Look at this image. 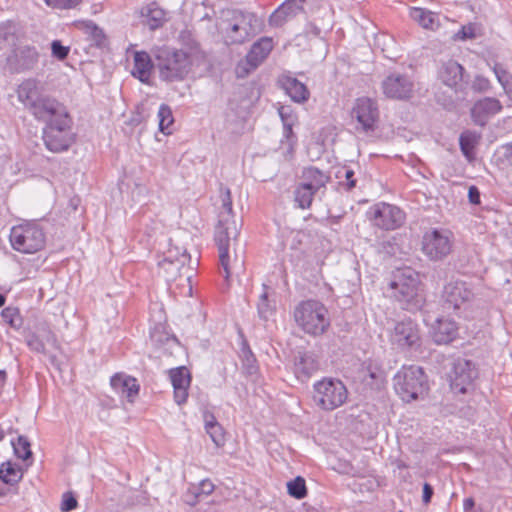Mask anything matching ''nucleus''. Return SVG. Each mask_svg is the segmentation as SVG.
Instances as JSON below:
<instances>
[{
  "mask_svg": "<svg viewBox=\"0 0 512 512\" xmlns=\"http://www.w3.org/2000/svg\"><path fill=\"white\" fill-rule=\"evenodd\" d=\"M216 26L225 43L235 45L253 38L260 30V21L255 13L227 9L221 11Z\"/></svg>",
  "mask_w": 512,
  "mask_h": 512,
  "instance_id": "nucleus-1",
  "label": "nucleus"
},
{
  "mask_svg": "<svg viewBox=\"0 0 512 512\" xmlns=\"http://www.w3.org/2000/svg\"><path fill=\"white\" fill-rule=\"evenodd\" d=\"M388 292L403 309L418 311L425 303V297L421 289L420 275L411 267L398 269L389 283Z\"/></svg>",
  "mask_w": 512,
  "mask_h": 512,
  "instance_id": "nucleus-2",
  "label": "nucleus"
},
{
  "mask_svg": "<svg viewBox=\"0 0 512 512\" xmlns=\"http://www.w3.org/2000/svg\"><path fill=\"white\" fill-rule=\"evenodd\" d=\"M154 58L159 77L165 82L182 81L191 70L190 56L183 50L158 48L154 51Z\"/></svg>",
  "mask_w": 512,
  "mask_h": 512,
  "instance_id": "nucleus-3",
  "label": "nucleus"
},
{
  "mask_svg": "<svg viewBox=\"0 0 512 512\" xmlns=\"http://www.w3.org/2000/svg\"><path fill=\"white\" fill-rule=\"evenodd\" d=\"M294 319L301 329L310 335H322L330 326L328 311L316 300L299 303L294 310Z\"/></svg>",
  "mask_w": 512,
  "mask_h": 512,
  "instance_id": "nucleus-4",
  "label": "nucleus"
},
{
  "mask_svg": "<svg viewBox=\"0 0 512 512\" xmlns=\"http://www.w3.org/2000/svg\"><path fill=\"white\" fill-rule=\"evenodd\" d=\"M44 122L46 123L43 129L45 147L53 153L68 150L75 138L71 129L72 121L67 110H63L61 116H53Z\"/></svg>",
  "mask_w": 512,
  "mask_h": 512,
  "instance_id": "nucleus-5",
  "label": "nucleus"
},
{
  "mask_svg": "<svg viewBox=\"0 0 512 512\" xmlns=\"http://www.w3.org/2000/svg\"><path fill=\"white\" fill-rule=\"evenodd\" d=\"M394 388L403 401L410 402L428 390L427 377L421 367H404L394 377Z\"/></svg>",
  "mask_w": 512,
  "mask_h": 512,
  "instance_id": "nucleus-6",
  "label": "nucleus"
},
{
  "mask_svg": "<svg viewBox=\"0 0 512 512\" xmlns=\"http://www.w3.org/2000/svg\"><path fill=\"white\" fill-rule=\"evenodd\" d=\"M10 242L18 252L33 254L40 251L46 243L44 229L35 221L14 226L10 232Z\"/></svg>",
  "mask_w": 512,
  "mask_h": 512,
  "instance_id": "nucleus-7",
  "label": "nucleus"
},
{
  "mask_svg": "<svg viewBox=\"0 0 512 512\" xmlns=\"http://www.w3.org/2000/svg\"><path fill=\"white\" fill-rule=\"evenodd\" d=\"M347 397V388L341 380L323 378L313 385V401L323 410L331 411L342 406Z\"/></svg>",
  "mask_w": 512,
  "mask_h": 512,
  "instance_id": "nucleus-8",
  "label": "nucleus"
},
{
  "mask_svg": "<svg viewBox=\"0 0 512 512\" xmlns=\"http://www.w3.org/2000/svg\"><path fill=\"white\" fill-rule=\"evenodd\" d=\"M452 249L450 232L432 229L422 238V252L432 261H440L447 257Z\"/></svg>",
  "mask_w": 512,
  "mask_h": 512,
  "instance_id": "nucleus-9",
  "label": "nucleus"
},
{
  "mask_svg": "<svg viewBox=\"0 0 512 512\" xmlns=\"http://www.w3.org/2000/svg\"><path fill=\"white\" fill-rule=\"evenodd\" d=\"M368 215L373 224L383 230H395L405 221V213L400 208L384 202L374 205Z\"/></svg>",
  "mask_w": 512,
  "mask_h": 512,
  "instance_id": "nucleus-10",
  "label": "nucleus"
},
{
  "mask_svg": "<svg viewBox=\"0 0 512 512\" xmlns=\"http://www.w3.org/2000/svg\"><path fill=\"white\" fill-rule=\"evenodd\" d=\"M477 377L478 371L474 363L470 360L458 358L455 360L450 374L451 389L455 393L464 394Z\"/></svg>",
  "mask_w": 512,
  "mask_h": 512,
  "instance_id": "nucleus-11",
  "label": "nucleus"
},
{
  "mask_svg": "<svg viewBox=\"0 0 512 512\" xmlns=\"http://www.w3.org/2000/svg\"><path fill=\"white\" fill-rule=\"evenodd\" d=\"M37 121H48L53 116H61L65 106L45 93V89L24 108Z\"/></svg>",
  "mask_w": 512,
  "mask_h": 512,
  "instance_id": "nucleus-12",
  "label": "nucleus"
},
{
  "mask_svg": "<svg viewBox=\"0 0 512 512\" xmlns=\"http://www.w3.org/2000/svg\"><path fill=\"white\" fill-rule=\"evenodd\" d=\"M383 94L389 99L407 100L412 97L414 82L410 76L392 73L382 81Z\"/></svg>",
  "mask_w": 512,
  "mask_h": 512,
  "instance_id": "nucleus-13",
  "label": "nucleus"
},
{
  "mask_svg": "<svg viewBox=\"0 0 512 512\" xmlns=\"http://www.w3.org/2000/svg\"><path fill=\"white\" fill-rule=\"evenodd\" d=\"M393 345L400 349L416 348L420 345V331L416 322L404 319L395 324L390 335Z\"/></svg>",
  "mask_w": 512,
  "mask_h": 512,
  "instance_id": "nucleus-14",
  "label": "nucleus"
},
{
  "mask_svg": "<svg viewBox=\"0 0 512 512\" xmlns=\"http://www.w3.org/2000/svg\"><path fill=\"white\" fill-rule=\"evenodd\" d=\"M474 296L471 286L465 281L451 280L443 288L442 299L444 307L456 310L470 301Z\"/></svg>",
  "mask_w": 512,
  "mask_h": 512,
  "instance_id": "nucleus-15",
  "label": "nucleus"
},
{
  "mask_svg": "<svg viewBox=\"0 0 512 512\" xmlns=\"http://www.w3.org/2000/svg\"><path fill=\"white\" fill-rule=\"evenodd\" d=\"M239 234L238 227H234L231 225L228 229L225 230L219 229L215 230V242L219 251V263L220 267L224 272V278L226 280L229 279L232 268H231V257H230V244L231 241H236L237 236Z\"/></svg>",
  "mask_w": 512,
  "mask_h": 512,
  "instance_id": "nucleus-16",
  "label": "nucleus"
},
{
  "mask_svg": "<svg viewBox=\"0 0 512 512\" xmlns=\"http://www.w3.org/2000/svg\"><path fill=\"white\" fill-rule=\"evenodd\" d=\"M502 108L503 106L498 99L484 97L472 105L470 116L475 125L484 127L491 117L501 112Z\"/></svg>",
  "mask_w": 512,
  "mask_h": 512,
  "instance_id": "nucleus-17",
  "label": "nucleus"
},
{
  "mask_svg": "<svg viewBox=\"0 0 512 512\" xmlns=\"http://www.w3.org/2000/svg\"><path fill=\"white\" fill-rule=\"evenodd\" d=\"M352 117L361 124L364 131H373L379 117L378 107L369 98H358L352 110Z\"/></svg>",
  "mask_w": 512,
  "mask_h": 512,
  "instance_id": "nucleus-18",
  "label": "nucleus"
},
{
  "mask_svg": "<svg viewBox=\"0 0 512 512\" xmlns=\"http://www.w3.org/2000/svg\"><path fill=\"white\" fill-rule=\"evenodd\" d=\"M38 56L35 47L24 45L13 49L6 61L12 72H22L33 68L38 61Z\"/></svg>",
  "mask_w": 512,
  "mask_h": 512,
  "instance_id": "nucleus-19",
  "label": "nucleus"
},
{
  "mask_svg": "<svg viewBox=\"0 0 512 512\" xmlns=\"http://www.w3.org/2000/svg\"><path fill=\"white\" fill-rule=\"evenodd\" d=\"M319 367V359L312 351L299 350L294 356L293 372L301 382L308 381Z\"/></svg>",
  "mask_w": 512,
  "mask_h": 512,
  "instance_id": "nucleus-20",
  "label": "nucleus"
},
{
  "mask_svg": "<svg viewBox=\"0 0 512 512\" xmlns=\"http://www.w3.org/2000/svg\"><path fill=\"white\" fill-rule=\"evenodd\" d=\"M306 0H285L270 16L268 23L272 27H282L286 22L304 12Z\"/></svg>",
  "mask_w": 512,
  "mask_h": 512,
  "instance_id": "nucleus-21",
  "label": "nucleus"
},
{
  "mask_svg": "<svg viewBox=\"0 0 512 512\" xmlns=\"http://www.w3.org/2000/svg\"><path fill=\"white\" fill-rule=\"evenodd\" d=\"M169 377L173 386L174 400L178 405L187 401L188 389L191 384V374L187 367L180 366L169 370Z\"/></svg>",
  "mask_w": 512,
  "mask_h": 512,
  "instance_id": "nucleus-22",
  "label": "nucleus"
},
{
  "mask_svg": "<svg viewBox=\"0 0 512 512\" xmlns=\"http://www.w3.org/2000/svg\"><path fill=\"white\" fill-rule=\"evenodd\" d=\"M362 382L372 390H380L386 384V372L377 360H368L364 363Z\"/></svg>",
  "mask_w": 512,
  "mask_h": 512,
  "instance_id": "nucleus-23",
  "label": "nucleus"
},
{
  "mask_svg": "<svg viewBox=\"0 0 512 512\" xmlns=\"http://www.w3.org/2000/svg\"><path fill=\"white\" fill-rule=\"evenodd\" d=\"M278 83L294 102L301 103L309 97V91L305 84L291 75H282L279 77Z\"/></svg>",
  "mask_w": 512,
  "mask_h": 512,
  "instance_id": "nucleus-24",
  "label": "nucleus"
},
{
  "mask_svg": "<svg viewBox=\"0 0 512 512\" xmlns=\"http://www.w3.org/2000/svg\"><path fill=\"white\" fill-rule=\"evenodd\" d=\"M273 49L272 39L262 37L255 42L246 55L247 64L252 68H257L270 54Z\"/></svg>",
  "mask_w": 512,
  "mask_h": 512,
  "instance_id": "nucleus-25",
  "label": "nucleus"
},
{
  "mask_svg": "<svg viewBox=\"0 0 512 512\" xmlns=\"http://www.w3.org/2000/svg\"><path fill=\"white\" fill-rule=\"evenodd\" d=\"M220 198L222 203V211L219 213V220L215 230H219L220 228L225 230L226 228L228 229L231 225L237 227L236 221L233 219L232 197L230 189L221 186Z\"/></svg>",
  "mask_w": 512,
  "mask_h": 512,
  "instance_id": "nucleus-26",
  "label": "nucleus"
},
{
  "mask_svg": "<svg viewBox=\"0 0 512 512\" xmlns=\"http://www.w3.org/2000/svg\"><path fill=\"white\" fill-rule=\"evenodd\" d=\"M110 384L117 393L126 396L129 402H133L135 396L139 393L137 380L130 376L115 374L111 378Z\"/></svg>",
  "mask_w": 512,
  "mask_h": 512,
  "instance_id": "nucleus-27",
  "label": "nucleus"
},
{
  "mask_svg": "<svg viewBox=\"0 0 512 512\" xmlns=\"http://www.w3.org/2000/svg\"><path fill=\"white\" fill-rule=\"evenodd\" d=\"M154 66L155 60L153 61L147 52L137 51L134 54V67L131 73L141 82L148 83Z\"/></svg>",
  "mask_w": 512,
  "mask_h": 512,
  "instance_id": "nucleus-28",
  "label": "nucleus"
},
{
  "mask_svg": "<svg viewBox=\"0 0 512 512\" xmlns=\"http://www.w3.org/2000/svg\"><path fill=\"white\" fill-rule=\"evenodd\" d=\"M44 90L43 84L34 78H28L22 81L16 90L17 98L24 108Z\"/></svg>",
  "mask_w": 512,
  "mask_h": 512,
  "instance_id": "nucleus-29",
  "label": "nucleus"
},
{
  "mask_svg": "<svg viewBox=\"0 0 512 512\" xmlns=\"http://www.w3.org/2000/svg\"><path fill=\"white\" fill-rule=\"evenodd\" d=\"M457 325L450 319H438L434 327L433 338L437 344H447L455 339Z\"/></svg>",
  "mask_w": 512,
  "mask_h": 512,
  "instance_id": "nucleus-30",
  "label": "nucleus"
},
{
  "mask_svg": "<svg viewBox=\"0 0 512 512\" xmlns=\"http://www.w3.org/2000/svg\"><path fill=\"white\" fill-rule=\"evenodd\" d=\"M464 68L458 62L450 60L440 70L443 83L451 88L457 87L463 79Z\"/></svg>",
  "mask_w": 512,
  "mask_h": 512,
  "instance_id": "nucleus-31",
  "label": "nucleus"
},
{
  "mask_svg": "<svg viewBox=\"0 0 512 512\" xmlns=\"http://www.w3.org/2000/svg\"><path fill=\"white\" fill-rule=\"evenodd\" d=\"M301 184L308 186L316 193L329 181V176L316 167L305 168L302 172Z\"/></svg>",
  "mask_w": 512,
  "mask_h": 512,
  "instance_id": "nucleus-32",
  "label": "nucleus"
},
{
  "mask_svg": "<svg viewBox=\"0 0 512 512\" xmlns=\"http://www.w3.org/2000/svg\"><path fill=\"white\" fill-rule=\"evenodd\" d=\"M481 139V134L472 130H465L460 134L459 146L462 154L468 162L475 159L474 149Z\"/></svg>",
  "mask_w": 512,
  "mask_h": 512,
  "instance_id": "nucleus-33",
  "label": "nucleus"
},
{
  "mask_svg": "<svg viewBox=\"0 0 512 512\" xmlns=\"http://www.w3.org/2000/svg\"><path fill=\"white\" fill-rule=\"evenodd\" d=\"M205 430L210 436L211 440L217 447H221L225 443V434L222 426L216 421L213 414L209 412L204 413Z\"/></svg>",
  "mask_w": 512,
  "mask_h": 512,
  "instance_id": "nucleus-34",
  "label": "nucleus"
},
{
  "mask_svg": "<svg viewBox=\"0 0 512 512\" xmlns=\"http://www.w3.org/2000/svg\"><path fill=\"white\" fill-rule=\"evenodd\" d=\"M187 258L189 256L186 254V250H184L180 258L173 260L172 255H169L159 263V266L166 272L168 280H175L180 274V269L184 267Z\"/></svg>",
  "mask_w": 512,
  "mask_h": 512,
  "instance_id": "nucleus-35",
  "label": "nucleus"
},
{
  "mask_svg": "<svg viewBox=\"0 0 512 512\" xmlns=\"http://www.w3.org/2000/svg\"><path fill=\"white\" fill-rule=\"evenodd\" d=\"M141 16L146 18V24L149 28L155 30L162 26L165 12L153 3L141 9Z\"/></svg>",
  "mask_w": 512,
  "mask_h": 512,
  "instance_id": "nucleus-36",
  "label": "nucleus"
},
{
  "mask_svg": "<svg viewBox=\"0 0 512 512\" xmlns=\"http://www.w3.org/2000/svg\"><path fill=\"white\" fill-rule=\"evenodd\" d=\"M150 337L154 345L158 348L165 347L173 349L178 347L179 342L174 335L166 333L161 326H155L150 333Z\"/></svg>",
  "mask_w": 512,
  "mask_h": 512,
  "instance_id": "nucleus-37",
  "label": "nucleus"
},
{
  "mask_svg": "<svg viewBox=\"0 0 512 512\" xmlns=\"http://www.w3.org/2000/svg\"><path fill=\"white\" fill-rule=\"evenodd\" d=\"M240 358L242 362V368L246 375L253 376L258 372V366L256 357L251 351L246 341H243L240 349Z\"/></svg>",
  "mask_w": 512,
  "mask_h": 512,
  "instance_id": "nucleus-38",
  "label": "nucleus"
},
{
  "mask_svg": "<svg viewBox=\"0 0 512 512\" xmlns=\"http://www.w3.org/2000/svg\"><path fill=\"white\" fill-rule=\"evenodd\" d=\"M411 18L425 29H434L437 25V16L435 13L423 9L413 8L410 12Z\"/></svg>",
  "mask_w": 512,
  "mask_h": 512,
  "instance_id": "nucleus-39",
  "label": "nucleus"
},
{
  "mask_svg": "<svg viewBox=\"0 0 512 512\" xmlns=\"http://www.w3.org/2000/svg\"><path fill=\"white\" fill-rule=\"evenodd\" d=\"M23 473L20 468L15 467L11 462H4L0 466V480L4 484L15 485L22 479Z\"/></svg>",
  "mask_w": 512,
  "mask_h": 512,
  "instance_id": "nucleus-40",
  "label": "nucleus"
},
{
  "mask_svg": "<svg viewBox=\"0 0 512 512\" xmlns=\"http://www.w3.org/2000/svg\"><path fill=\"white\" fill-rule=\"evenodd\" d=\"M16 39L15 23L12 21L0 23V50L14 46Z\"/></svg>",
  "mask_w": 512,
  "mask_h": 512,
  "instance_id": "nucleus-41",
  "label": "nucleus"
},
{
  "mask_svg": "<svg viewBox=\"0 0 512 512\" xmlns=\"http://www.w3.org/2000/svg\"><path fill=\"white\" fill-rule=\"evenodd\" d=\"M316 194L308 186L299 184L294 191V201L301 209H307L311 206L313 197Z\"/></svg>",
  "mask_w": 512,
  "mask_h": 512,
  "instance_id": "nucleus-42",
  "label": "nucleus"
},
{
  "mask_svg": "<svg viewBox=\"0 0 512 512\" xmlns=\"http://www.w3.org/2000/svg\"><path fill=\"white\" fill-rule=\"evenodd\" d=\"M264 291L257 303L258 315L263 320H268L275 312V304L268 299V286L263 284Z\"/></svg>",
  "mask_w": 512,
  "mask_h": 512,
  "instance_id": "nucleus-43",
  "label": "nucleus"
},
{
  "mask_svg": "<svg viewBox=\"0 0 512 512\" xmlns=\"http://www.w3.org/2000/svg\"><path fill=\"white\" fill-rule=\"evenodd\" d=\"M157 116L159 119V130L163 134H171V127L174 123V117L171 108L167 104H161Z\"/></svg>",
  "mask_w": 512,
  "mask_h": 512,
  "instance_id": "nucleus-44",
  "label": "nucleus"
},
{
  "mask_svg": "<svg viewBox=\"0 0 512 512\" xmlns=\"http://www.w3.org/2000/svg\"><path fill=\"white\" fill-rule=\"evenodd\" d=\"M492 70L506 93L512 92V74L502 64L495 63Z\"/></svg>",
  "mask_w": 512,
  "mask_h": 512,
  "instance_id": "nucleus-45",
  "label": "nucleus"
},
{
  "mask_svg": "<svg viewBox=\"0 0 512 512\" xmlns=\"http://www.w3.org/2000/svg\"><path fill=\"white\" fill-rule=\"evenodd\" d=\"M287 489L290 496L295 499H303L307 495V488L304 478L297 476L294 480L287 483Z\"/></svg>",
  "mask_w": 512,
  "mask_h": 512,
  "instance_id": "nucleus-46",
  "label": "nucleus"
},
{
  "mask_svg": "<svg viewBox=\"0 0 512 512\" xmlns=\"http://www.w3.org/2000/svg\"><path fill=\"white\" fill-rule=\"evenodd\" d=\"M14 453L18 458L23 460H27L32 456V452L30 449V442L24 436H19L17 438V442H12Z\"/></svg>",
  "mask_w": 512,
  "mask_h": 512,
  "instance_id": "nucleus-47",
  "label": "nucleus"
},
{
  "mask_svg": "<svg viewBox=\"0 0 512 512\" xmlns=\"http://www.w3.org/2000/svg\"><path fill=\"white\" fill-rule=\"evenodd\" d=\"M1 317L4 322L8 323L11 327L17 328L21 324L18 309L13 307H6L1 312Z\"/></svg>",
  "mask_w": 512,
  "mask_h": 512,
  "instance_id": "nucleus-48",
  "label": "nucleus"
},
{
  "mask_svg": "<svg viewBox=\"0 0 512 512\" xmlns=\"http://www.w3.org/2000/svg\"><path fill=\"white\" fill-rule=\"evenodd\" d=\"M26 344L32 351L36 353H46L45 343L43 342V339L40 338V335H38L37 333L28 334L26 336Z\"/></svg>",
  "mask_w": 512,
  "mask_h": 512,
  "instance_id": "nucleus-49",
  "label": "nucleus"
},
{
  "mask_svg": "<svg viewBox=\"0 0 512 512\" xmlns=\"http://www.w3.org/2000/svg\"><path fill=\"white\" fill-rule=\"evenodd\" d=\"M471 89L476 93H485L491 89L490 80L482 75H477L471 83Z\"/></svg>",
  "mask_w": 512,
  "mask_h": 512,
  "instance_id": "nucleus-50",
  "label": "nucleus"
},
{
  "mask_svg": "<svg viewBox=\"0 0 512 512\" xmlns=\"http://www.w3.org/2000/svg\"><path fill=\"white\" fill-rule=\"evenodd\" d=\"M87 32L92 36L97 46H102L105 43V35L103 31L98 28L93 22L86 23Z\"/></svg>",
  "mask_w": 512,
  "mask_h": 512,
  "instance_id": "nucleus-51",
  "label": "nucleus"
},
{
  "mask_svg": "<svg viewBox=\"0 0 512 512\" xmlns=\"http://www.w3.org/2000/svg\"><path fill=\"white\" fill-rule=\"evenodd\" d=\"M52 55L58 60H64L67 58L70 47L64 46L60 40H54L51 43Z\"/></svg>",
  "mask_w": 512,
  "mask_h": 512,
  "instance_id": "nucleus-52",
  "label": "nucleus"
},
{
  "mask_svg": "<svg viewBox=\"0 0 512 512\" xmlns=\"http://www.w3.org/2000/svg\"><path fill=\"white\" fill-rule=\"evenodd\" d=\"M37 334L40 335V338L43 339L44 343L46 342L55 348L59 347L56 335L49 327L43 326L39 328Z\"/></svg>",
  "mask_w": 512,
  "mask_h": 512,
  "instance_id": "nucleus-53",
  "label": "nucleus"
},
{
  "mask_svg": "<svg viewBox=\"0 0 512 512\" xmlns=\"http://www.w3.org/2000/svg\"><path fill=\"white\" fill-rule=\"evenodd\" d=\"M77 500L73 496L72 493H64L62 503H61V510L63 512H69L74 510L77 507Z\"/></svg>",
  "mask_w": 512,
  "mask_h": 512,
  "instance_id": "nucleus-54",
  "label": "nucleus"
},
{
  "mask_svg": "<svg viewBox=\"0 0 512 512\" xmlns=\"http://www.w3.org/2000/svg\"><path fill=\"white\" fill-rule=\"evenodd\" d=\"M48 6L58 9H68L75 7L80 0H44Z\"/></svg>",
  "mask_w": 512,
  "mask_h": 512,
  "instance_id": "nucleus-55",
  "label": "nucleus"
},
{
  "mask_svg": "<svg viewBox=\"0 0 512 512\" xmlns=\"http://www.w3.org/2000/svg\"><path fill=\"white\" fill-rule=\"evenodd\" d=\"M475 37V29L473 25H465L455 34V40H467Z\"/></svg>",
  "mask_w": 512,
  "mask_h": 512,
  "instance_id": "nucleus-56",
  "label": "nucleus"
},
{
  "mask_svg": "<svg viewBox=\"0 0 512 512\" xmlns=\"http://www.w3.org/2000/svg\"><path fill=\"white\" fill-rule=\"evenodd\" d=\"M468 199L471 204H480V191L476 186H470L468 190Z\"/></svg>",
  "mask_w": 512,
  "mask_h": 512,
  "instance_id": "nucleus-57",
  "label": "nucleus"
},
{
  "mask_svg": "<svg viewBox=\"0 0 512 512\" xmlns=\"http://www.w3.org/2000/svg\"><path fill=\"white\" fill-rule=\"evenodd\" d=\"M200 494L210 495L214 491V485L210 480H203L199 486Z\"/></svg>",
  "mask_w": 512,
  "mask_h": 512,
  "instance_id": "nucleus-58",
  "label": "nucleus"
},
{
  "mask_svg": "<svg viewBox=\"0 0 512 512\" xmlns=\"http://www.w3.org/2000/svg\"><path fill=\"white\" fill-rule=\"evenodd\" d=\"M433 493V487L429 483H424L422 500L425 504L430 503Z\"/></svg>",
  "mask_w": 512,
  "mask_h": 512,
  "instance_id": "nucleus-59",
  "label": "nucleus"
},
{
  "mask_svg": "<svg viewBox=\"0 0 512 512\" xmlns=\"http://www.w3.org/2000/svg\"><path fill=\"white\" fill-rule=\"evenodd\" d=\"M344 177L346 179V186H347V190H351L352 188L355 187L356 185V180L353 178L354 177V171L351 170V169H345L344 170Z\"/></svg>",
  "mask_w": 512,
  "mask_h": 512,
  "instance_id": "nucleus-60",
  "label": "nucleus"
},
{
  "mask_svg": "<svg viewBox=\"0 0 512 512\" xmlns=\"http://www.w3.org/2000/svg\"><path fill=\"white\" fill-rule=\"evenodd\" d=\"M504 159L512 166V142L502 147Z\"/></svg>",
  "mask_w": 512,
  "mask_h": 512,
  "instance_id": "nucleus-61",
  "label": "nucleus"
},
{
  "mask_svg": "<svg viewBox=\"0 0 512 512\" xmlns=\"http://www.w3.org/2000/svg\"><path fill=\"white\" fill-rule=\"evenodd\" d=\"M293 120L284 119V135L287 139H290L293 135L292 126H293Z\"/></svg>",
  "mask_w": 512,
  "mask_h": 512,
  "instance_id": "nucleus-62",
  "label": "nucleus"
},
{
  "mask_svg": "<svg viewBox=\"0 0 512 512\" xmlns=\"http://www.w3.org/2000/svg\"><path fill=\"white\" fill-rule=\"evenodd\" d=\"M474 506H475V501L473 498L469 497V498L464 499V502H463L464 512L472 511Z\"/></svg>",
  "mask_w": 512,
  "mask_h": 512,
  "instance_id": "nucleus-63",
  "label": "nucleus"
},
{
  "mask_svg": "<svg viewBox=\"0 0 512 512\" xmlns=\"http://www.w3.org/2000/svg\"><path fill=\"white\" fill-rule=\"evenodd\" d=\"M381 247L383 250H385L389 254L395 253L394 244L390 240L383 241L381 243Z\"/></svg>",
  "mask_w": 512,
  "mask_h": 512,
  "instance_id": "nucleus-64",
  "label": "nucleus"
}]
</instances>
